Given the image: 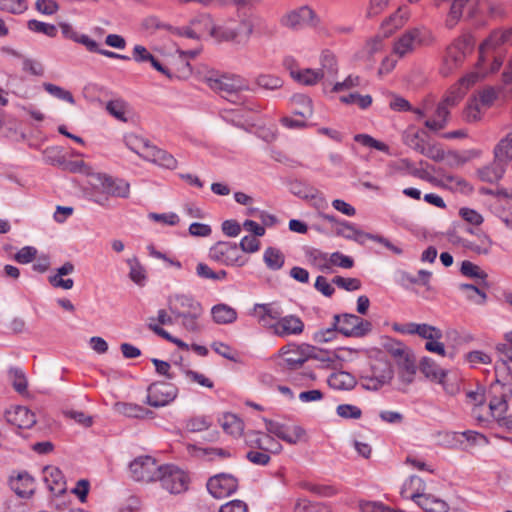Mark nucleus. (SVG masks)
<instances>
[{"label":"nucleus","mask_w":512,"mask_h":512,"mask_svg":"<svg viewBox=\"0 0 512 512\" xmlns=\"http://www.w3.org/2000/svg\"><path fill=\"white\" fill-rule=\"evenodd\" d=\"M207 84L212 90L234 104L244 102L242 91H254L240 76L236 75H212L207 78Z\"/></svg>","instance_id":"obj_1"},{"label":"nucleus","mask_w":512,"mask_h":512,"mask_svg":"<svg viewBox=\"0 0 512 512\" xmlns=\"http://www.w3.org/2000/svg\"><path fill=\"white\" fill-rule=\"evenodd\" d=\"M239 23L235 28H225L222 38L237 44H246L253 33L261 34L266 28L264 20L255 13H238Z\"/></svg>","instance_id":"obj_2"},{"label":"nucleus","mask_w":512,"mask_h":512,"mask_svg":"<svg viewBox=\"0 0 512 512\" xmlns=\"http://www.w3.org/2000/svg\"><path fill=\"white\" fill-rule=\"evenodd\" d=\"M208 256L211 260L225 266L243 267L248 262L240 252L238 244L231 241H218L210 247Z\"/></svg>","instance_id":"obj_3"},{"label":"nucleus","mask_w":512,"mask_h":512,"mask_svg":"<svg viewBox=\"0 0 512 512\" xmlns=\"http://www.w3.org/2000/svg\"><path fill=\"white\" fill-rule=\"evenodd\" d=\"M157 480L161 482L164 489L172 494H179L188 489V474L173 464L163 465Z\"/></svg>","instance_id":"obj_4"},{"label":"nucleus","mask_w":512,"mask_h":512,"mask_svg":"<svg viewBox=\"0 0 512 512\" xmlns=\"http://www.w3.org/2000/svg\"><path fill=\"white\" fill-rule=\"evenodd\" d=\"M471 51V42L467 38L455 40L446 50V55L441 66V74L449 76L459 68L467 54Z\"/></svg>","instance_id":"obj_5"},{"label":"nucleus","mask_w":512,"mask_h":512,"mask_svg":"<svg viewBox=\"0 0 512 512\" xmlns=\"http://www.w3.org/2000/svg\"><path fill=\"white\" fill-rule=\"evenodd\" d=\"M489 395L491 396L489 408L492 414L499 412V415L507 411V401L512 396V378L509 377L506 381L496 378L490 385Z\"/></svg>","instance_id":"obj_6"},{"label":"nucleus","mask_w":512,"mask_h":512,"mask_svg":"<svg viewBox=\"0 0 512 512\" xmlns=\"http://www.w3.org/2000/svg\"><path fill=\"white\" fill-rule=\"evenodd\" d=\"M178 394V388L168 382L158 381L147 388V404L158 408L173 402Z\"/></svg>","instance_id":"obj_7"},{"label":"nucleus","mask_w":512,"mask_h":512,"mask_svg":"<svg viewBox=\"0 0 512 512\" xmlns=\"http://www.w3.org/2000/svg\"><path fill=\"white\" fill-rule=\"evenodd\" d=\"M135 152L147 161L153 162L161 167L167 169H175L177 167V160L173 155L165 150H162L145 139L139 140V147Z\"/></svg>","instance_id":"obj_8"},{"label":"nucleus","mask_w":512,"mask_h":512,"mask_svg":"<svg viewBox=\"0 0 512 512\" xmlns=\"http://www.w3.org/2000/svg\"><path fill=\"white\" fill-rule=\"evenodd\" d=\"M264 423L269 434L275 435L288 444L295 445L306 440V430L300 425L288 427L286 424L271 419H264Z\"/></svg>","instance_id":"obj_9"},{"label":"nucleus","mask_w":512,"mask_h":512,"mask_svg":"<svg viewBox=\"0 0 512 512\" xmlns=\"http://www.w3.org/2000/svg\"><path fill=\"white\" fill-rule=\"evenodd\" d=\"M160 465L151 456H141L134 459L130 465V473L134 480L152 482L157 481L161 470Z\"/></svg>","instance_id":"obj_10"},{"label":"nucleus","mask_w":512,"mask_h":512,"mask_svg":"<svg viewBox=\"0 0 512 512\" xmlns=\"http://www.w3.org/2000/svg\"><path fill=\"white\" fill-rule=\"evenodd\" d=\"M309 351H311L309 344H288L280 349V354L283 356L280 365L290 370H296L308 360Z\"/></svg>","instance_id":"obj_11"},{"label":"nucleus","mask_w":512,"mask_h":512,"mask_svg":"<svg viewBox=\"0 0 512 512\" xmlns=\"http://www.w3.org/2000/svg\"><path fill=\"white\" fill-rule=\"evenodd\" d=\"M238 488V480L231 474L220 473L211 477L207 489L214 498H224L233 494Z\"/></svg>","instance_id":"obj_12"},{"label":"nucleus","mask_w":512,"mask_h":512,"mask_svg":"<svg viewBox=\"0 0 512 512\" xmlns=\"http://www.w3.org/2000/svg\"><path fill=\"white\" fill-rule=\"evenodd\" d=\"M372 330V324L368 320L354 314H343L339 326V333L346 337H363Z\"/></svg>","instance_id":"obj_13"},{"label":"nucleus","mask_w":512,"mask_h":512,"mask_svg":"<svg viewBox=\"0 0 512 512\" xmlns=\"http://www.w3.org/2000/svg\"><path fill=\"white\" fill-rule=\"evenodd\" d=\"M314 18V11L308 6H303L284 15L281 18V24L287 28L298 30L308 25H315Z\"/></svg>","instance_id":"obj_14"},{"label":"nucleus","mask_w":512,"mask_h":512,"mask_svg":"<svg viewBox=\"0 0 512 512\" xmlns=\"http://www.w3.org/2000/svg\"><path fill=\"white\" fill-rule=\"evenodd\" d=\"M511 32H507V30H495L493 31L489 37L484 40V42L479 47V60L477 62V67L480 68L483 63L486 61V54L489 50H494L501 45L511 42Z\"/></svg>","instance_id":"obj_15"},{"label":"nucleus","mask_w":512,"mask_h":512,"mask_svg":"<svg viewBox=\"0 0 512 512\" xmlns=\"http://www.w3.org/2000/svg\"><path fill=\"white\" fill-rule=\"evenodd\" d=\"M304 330L303 321L296 315H286L272 326V331L279 337L299 335Z\"/></svg>","instance_id":"obj_16"},{"label":"nucleus","mask_w":512,"mask_h":512,"mask_svg":"<svg viewBox=\"0 0 512 512\" xmlns=\"http://www.w3.org/2000/svg\"><path fill=\"white\" fill-rule=\"evenodd\" d=\"M194 305L202 306L198 301L189 295L176 294L168 298L169 310L176 318L184 317L190 313L192 314Z\"/></svg>","instance_id":"obj_17"},{"label":"nucleus","mask_w":512,"mask_h":512,"mask_svg":"<svg viewBox=\"0 0 512 512\" xmlns=\"http://www.w3.org/2000/svg\"><path fill=\"white\" fill-rule=\"evenodd\" d=\"M444 2L450 3L449 13L446 19V26L449 29H452L462 17L463 9L468 7L469 9L473 10L477 0H434V3L437 7H440ZM471 13H473V11H471Z\"/></svg>","instance_id":"obj_18"},{"label":"nucleus","mask_w":512,"mask_h":512,"mask_svg":"<svg viewBox=\"0 0 512 512\" xmlns=\"http://www.w3.org/2000/svg\"><path fill=\"white\" fill-rule=\"evenodd\" d=\"M98 179L103 191L113 197L128 198L130 194V185L123 179H114L106 174H99Z\"/></svg>","instance_id":"obj_19"},{"label":"nucleus","mask_w":512,"mask_h":512,"mask_svg":"<svg viewBox=\"0 0 512 512\" xmlns=\"http://www.w3.org/2000/svg\"><path fill=\"white\" fill-rule=\"evenodd\" d=\"M421 31L417 28L405 32L394 44V53L400 57L413 51L416 46L422 44Z\"/></svg>","instance_id":"obj_20"},{"label":"nucleus","mask_w":512,"mask_h":512,"mask_svg":"<svg viewBox=\"0 0 512 512\" xmlns=\"http://www.w3.org/2000/svg\"><path fill=\"white\" fill-rule=\"evenodd\" d=\"M6 420L18 428L28 429L36 423V416L27 407L16 406L6 412Z\"/></svg>","instance_id":"obj_21"},{"label":"nucleus","mask_w":512,"mask_h":512,"mask_svg":"<svg viewBox=\"0 0 512 512\" xmlns=\"http://www.w3.org/2000/svg\"><path fill=\"white\" fill-rule=\"evenodd\" d=\"M411 499L426 512H447V503L432 494L412 493Z\"/></svg>","instance_id":"obj_22"},{"label":"nucleus","mask_w":512,"mask_h":512,"mask_svg":"<svg viewBox=\"0 0 512 512\" xmlns=\"http://www.w3.org/2000/svg\"><path fill=\"white\" fill-rule=\"evenodd\" d=\"M398 368V378L399 381L404 385V388H399L404 391L405 388L410 385L414 379L417 372V366L415 362V357L413 354L405 358H401L396 362Z\"/></svg>","instance_id":"obj_23"},{"label":"nucleus","mask_w":512,"mask_h":512,"mask_svg":"<svg viewBox=\"0 0 512 512\" xmlns=\"http://www.w3.org/2000/svg\"><path fill=\"white\" fill-rule=\"evenodd\" d=\"M506 166L507 164L494 157V161L490 165L479 169L477 173L482 181L495 183L503 177L506 171Z\"/></svg>","instance_id":"obj_24"},{"label":"nucleus","mask_w":512,"mask_h":512,"mask_svg":"<svg viewBox=\"0 0 512 512\" xmlns=\"http://www.w3.org/2000/svg\"><path fill=\"white\" fill-rule=\"evenodd\" d=\"M59 27L65 38L85 46L88 51L97 50V42L95 40L88 35L78 33L69 23L62 22L59 24Z\"/></svg>","instance_id":"obj_25"},{"label":"nucleus","mask_w":512,"mask_h":512,"mask_svg":"<svg viewBox=\"0 0 512 512\" xmlns=\"http://www.w3.org/2000/svg\"><path fill=\"white\" fill-rule=\"evenodd\" d=\"M10 485L23 498L29 497L34 491V479L27 472L19 473L16 478L11 479Z\"/></svg>","instance_id":"obj_26"},{"label":"nucleus","mask_w":512,"mask_h":512,"mask_svg":"<svg viewBox=\"0 0 512 512\" xmlns=\"http://www.w3.org/2000/svg\"><path fill=\"white\" fill-rule=\"evenodd\" d=\"M419 370L424 376L432 381L443 383V378L446 377V371L440 368L433 359L423 357L419 364Z\"/></svg>","instance_id":"obj_27"},{"label":"nucleus","mask_w":512,"mask_h":512,"mask_svg":"<svg viewBox=\"0 0 512 512\" xmlns=\"http://www.w3.org/2000/svg\"><path fill=\"white\" fill-rule=\"evenodd\" d=\"M328 384L336 390H351L356 384V378L349 372L339 371L331 374L328 378Z\"/></svg>","instance_id":"obj_28"},{"label":"nucleus","mask_w":512,"mask_h":512,"mask_svg":"<svg viewBox=\"0 0 512 512\" xmlns=\"http://www.w3.org/2000/svg\"><path fill=\"white\" fill-rule=\"evenodd\" d=\"M211 314L217 324H231L237 319L236 310L224 303L214 305Z\"/></svg>","instance_id":"obj_29"},{"label":"nucleus","mask_w":512,"mask_h":512,"mask_svg":"<svg viewBox=\"0 0 512 512\" xmlns=\"http://www.w3.org/2000/svg\"><path fill=\"white\" fill-rule=\"evenodd\" d=\"M449 115V109H446L445 104L439 103L434 118L425 120L424 125L430 131L438 132L447 126Z\"/></svg>","instance_id":"obj_30"},{"label":"nucleus","mask_w":512,"mask_h":512,"mask_svg":"<svg viewBox=\"0 0 512 512\" xmlns=\"http://www.w3.org/2000/svg\"><path fill=\"white\" fill-rule=\"evenodd\" d=\"M371 375L383 384H387L392 380L394 372L389 362L377 359L371 364Z\"/></svg>","instance_id":"obj_31"},{"label":"nucleus","mask_w":512,"mask_h":512,"mask_svg":"<svg viewBox=\"0 0 512 512\" xmlns=\"http://www.w3.org/2000/svg\"><path fill=\"white\" fill-rule=\"evenodd\" d=\"M408 328H411L409 334H417L423 339L434 340L442 338V331L432 325L429 324H417V323H408Z\"/></svg>","instance_id":"obj_32"},{"label":"nucleus","mask_w":512,"mask_h":512,"mask_svg":"<svg viewBox=\"0 0 512 512\" xmlns=\"http://www.w3.org/2000/svg\"><path fill=\"white\" fill-rule=\"evenodd\" d=\"M263 261L269 270L278 271L285 264V256L278 248L270 246L263 253Z\"/></svg>","instance_id":"obj_33"},{"label":"nucleus","mask_w":512,"mask_h":512,"mask_svg":"<svg viewBox=\"0 0 512 512\" xmlns=\"http://www.w3.org/2000/svg\"><path fill=\"white\" fill-rule=\"evenodd\" d=\"M383 348L387 351L395 360H401L412 354V352L404 345V343L397 341L393 338H386L383 341Z\"/></svg>","instance_id":"obj_34"},{"label":"nucleus","mask_w":512,"mask_h":512,"mask_svg":"<svg viewBox=\"0 0 512 512\" xmlns=\"http://www.w3.org/2000/svg\"><path fill=\"white\" fill-rule=\"evenodd\" d=\"M494 157L507 165L512 161V132L508 133L495 146Z\"/></svg>","instance_id":"obj_35"},{"label":"nucleus","mask_w":512,"mask_h":512,"mask_svg":"<svg viewBox=\"0 0 512 512\" xmlns=\"http://www.w3.org/2000/svg\"><path fill=\"white\" fill-rule=\"evenodd\" d=\"M221 426L226 433L235 437L240 436L244 429L243 421L232 413H226L223 415Z\"/></svg>","instance_id":"obj_36"},{"label":"nucleus","mask_w":512,"mask_h":512,"mask_svg":"<svg viewBox=\"0 0 512 512\" xmlns=\"http://www.w3.org/2000/svg\"><path fill=\"white\" fill-rule=\"evenodd\" d=\"M325 72L312 70V69H304V70H292V78L299 83L304 85H314L321 78H323Z\"/></svg>","instance_id":"obj_37"},{"label":"nucleus","mask_w":512,"mask_h":512,"mask_svg":"<svg viewBox=\"0 0 512 512\" xmlns=\"http://www.w3.org/2000/svg\"><path fill=\"white\" fill-rule=\"evenodd\" d=\"M445 438H447L446 442L449 444L450 443V438H456L457 436H462L466 439V441H468L469 443H471L472 445H480V446H483V445H487L488 444V439L485 435L479 433V432H476V431H472V430H466V431H463L461 433H458V432H447L444 434Z\"/></svg>","instance_id":"obj_38"},{"label":"nucleus","mask_w":512,"mask_h":512,"mask_svg":"<svg viewBox=\"0 0 512 512\" xmlns=\"http://www.w3.org/2000/svg\"><path fill=\"white\" fill-rule=\"evenodd\" d=\"M203 314L202 306L194 305L193 313L187 314L184 317H181V324L183 328L189 332L197 333L201 330V326L198 323V319Z\"/></svg>","instance_id":"obj_39"},{"label":"nucleus","mask_w":512,"mask_h":512,"mask_svg":"<svg viewBox=\"0 0 512 512\" xmlns=\"http://www.w3.org/2000/svg\"><path fill=\"white\" fill-rule=\"evenodd\" d=\"M130 272L129 277L130 279L136 283L137 285H144V282L146 280V271L144 267L140 264L137 258H132L127 261Z\"/></svg>","instance_id":"obj_40"},{"label":"nucleus","mask_w":512,"mask_h":512,"mask_svg":"<svg viewBox=\"0 0 512 512\" xmlns=\"http://www.w3.org/2000/svg\"><path fill=\"white\" fill-rule=\"evenodd\" d=\"M9 376L15 391L23 394L27 391V379L22 369L18 367L10 368Z\"/></svg>","instance_id":"obj_41"},{"label":"nucleus","mask_w":512,"mask_h":512,"mask_svg":"<svg viewBox=\"0 0 512 512\" xmlns=\"http://www.w3.org/2000/svg\"><path fill=\"white\" fill-rule=\"evenodd\" d=\"M44 90L52 95L53 97L66 101L70 104H75V99L72 93L68 90H65L64 88L57 86L52 83H43Z\"/></svg>","instance_id":"obj_42"},{"label":"nucleus","mask_w":512,"mask_h":512,"mask_svg":"<svg viewBox=\"0 0 512 512\" xmlns=\"http://www.w3.org/2000/svg\"><path fill=\"white\" fill-rule=\"evenodd\" d=\"M44 480L49 485V488L53 491L55 488L51 485L58 486L59 490H63V474L57 467H46L44 469Z\"/></svg>","instance_id":"obj_43"},{"label":"nucleus","mask_w":512,"mask_h":512,"mask_svg":"<svg viewBox=\"0 0 512 512\" xmlns=\"http://www.w3.org/2000/svg\"><path fill=\"white\" fill-rule=\"evenodd\" d=\"M255 82L258 87L271 91L277 90L283 86L281 78L268 74L259 75Z\"/></svg>","instance_id":"obj_44"},{"label":"nucleus","mask_w":512,"mask_h":512,"mask_svg":"<svg viewBox=\"0 0 512 512\" xmlns=\"http://www.w3.org/2000/svg\"><path fill=\"white\" fill-rule=\"evenodd\" d=\"M187 451L191 456L203 457L217 455L220 457H228L230 454L221 448H200L192 444L187 445Z\"/></svg>","instance_id":"obj_45"},{"label":"nucleus","mask_w":512,"mask_h":512,"mask_svg":"<svg viewBox=\"0 0 512 512\" xmlns=\"http://www.w3.org/2000/svg\"><path fill=\"white\" fill-rule=\"evenodd\" d=\"M27 27L29 30L35 33H42L49 37H55L57 35V28L53 24L41 22L35 19H31L27 23Z\"/></svg>","instance_id":"obj_46"},{"label":"nucleus","mask_w":512,"mask_h":512,"mask_svg":"<svg viewBox=\"0 0 512 512\" xmlns=\"http://www.w3.org/2000/svg\"><path fill=\"white\" fill-rule=\"evenodd\" d=\"M27 8L26 0H0V9L11 14H22Z\"/></svg>","instance_id":"obj_47"},{"label":"nucleus","mask_w":512,"mask_h":512,"mask_svg":"<svg viewBox=\"0 0 512 512\" xmlns=\"http://www.w3.org/2000/svg\"><path fill=\"white\" fill-rule=\"evenodd\" d=\"M295 512H330L329 508L323 503H313L307 499L299 500L294 508Z\"/></svg>","instance_id":"obj_48"},{"label":"nucleus","mask_w":512,"mask_h":512,"mask_svg":"<svg viewBox=\"0 0 512 512\" xmlns=\"http://www.w3.org/2000/svg\"><path fill=\"white\" fill-rule=\"evenodd\" d=\"M340 101L345 104L356 103L361 109H367L372 104L370 95H360L358 93H350L340 97Z\"/></svg>","instance_id":"obj_49"},{"label":"nucleus","mask_w":512,"mask_h":512,"mask_svg":"<svg viewBox=\"0 0 512 512\" xmlns=\"http://www.w3.org/2000/svg\"><path fill=\"white\" fill-rule=\"evenodd\" d=\"M211 426V421L206 416H194L186 421L185 428L189 432H201Z\"/></svg>","instance_id":"obj_50"},{"label":"nucleus","mask_w":512,"mask_h":512,"mask_svg":"<svg viewBox=\"0 0 512 512\" xmlns=\"http://www.w3.org/2000/svg\"><path fill=\"white\" fill-rule=\"evenodd\" d=\"M402 139L405 145L419 153H421V149L425 146V142L423 138H421L420 132L405 131Z\"/></svg>","instance_id":"obj_51"},{"label":"nucleus","mask_w":512,"mask_h":512,"mask_svg":"<svg viewBox=\"0 0 512 512\" xmlns=\"http://www.w3.org/2000/svg\"><path fill=\"white\" fill-rule=\"evenodd\" d=\"M445 184L452 189L466 193L472 191V186L463 178L456 175H445L443 178Z\"/></svg>","instance_id":"obj_52"},{"label":"nucleus","mask_w":512,"mask_h":512,"mask_svg":"<svg viewBox=\"0 0 512 512\" xmlns=\"http://www.w3.org/2000/svg\"><path fill=\"white\" fill-rule=\"evenodd\" d=\"M460 272L462 275L470 278H477L481 280H485L487 278V274L481 270L479 266L468 260L462 262Z\"/></svg>","instance_id":"obj_53"},{"label":"nucleus","mask_w":512,"mask_h":512,"mask_svg":"<svg viewBox=\"0 0 512 512\" xmlns=\"http://www.w3.org/2000/svg\"><path fill=\"white\" fill-rule=\"evenodd\" d=\"M336 413L344 419H359L362 416V410L352 404H340L336 408Z\"/></svg>","instance_id":"obj_54"},{"label":"nucleus","mask_w":512,"mask_h":512,"mask_svg":"<svg viewBox=\"0 0 512 512\" xmlns=\"http://www.w3.org/2000/svg\"><path fill=\"white\" fill-rule=\"evenodd\" d=\"M116 406L118 408V411L127 417L142 418L144 417L146 412V410L143 407L137 404L118 403Z\"/></svg>","instance_id":"obj_55"},{"label":"nucleus","mask_w":512,"mask_h":512,"mask_svg":"<svg viewBox=\"0 0 512 512\" xmlns=\"http://www.w3.org/2000/svg\"><path fill=\"white\" fill-rule=\"evenodd\" d=\"M43 160L46 164L63 167L65 164V157L56 148H47L43 152Z\"/></svg>","instance_id":"obj_56"},{"label":"nucleus","mask_w":512,"mask_h":512,"mask_svg":"<svg viewBox=\"0 0 512 512\" xmlns=\"http://www.w3.org/2000/svg\"><path fill=\"white\" fill-rule=\"evenodd\" d=\"M406 17V13L403 9L399 8L395 14L390 16L389 19L383 23L382 28L384 30V35L388 36L392 32V29L389 28L390 25H392L393 28H398L403 24Z\"/></svg>","instance_id":"obj_57"},{"label":"nucleus","mask_w":512,"mask_h":512,"mask_svg":"<svg viewBox=\"0 0 512 512\" xmlns=\"http://www.w3.org/2000/svg\"><path fill=\"white\" fill-rule=\"evenodd\" d=\"M463 246L477 254H488L491 248V241L487 236H483L479 243L466 241Z\"/></svg>","instance_id":"obj_58"},{"label":"nucleus","mask_w":512,"mask_h":512,"mask_svg":"<svg viewBox=\"0 0 512 512\" xmlns=\"http://www.w3.org/2000/svg\"><path fill=\"white\" fill-rule=\"evenodd\" d=\"M200 25L199 19H194L191 21L190 26L180 27L175 29V33H177L180 36H184L190 39H198L200 38L202 32L198 28Z\"/></svg>","instance_id":"obj_59"},{"label":"nucleus","mask_w":512,"mask_h":512,"mask_svg":"<svg viewBox=\"0 0 512 512\" xmlns=\"http://www.w3.org/2000/svg\"><path fill=\"white\" fill-rule=\"evenodd\" d=\"M332 282L337 287L346 291H355L361 288V281L357 278H344L342 276H335Z\"/></svg>","instance_id":"obj_60"},{"label":"nucleus","mask_w":512,"mask_h":512,"mask_svg":"<svg viewBox=\"0 0 512 512\" xmlns=\"http://www.w3.org/2000/svg\"><path fill=\"white\" fill-rule=\"evenodd\" d=\"M246 458L253 464L259 466H266L269 464L271 457L267 451L251 449L247 452Z\"/></svg>","instance_id":"obj_61"},{"label":"nucleus","mask_w":512,"mask_h":512,"mask_svg":"<svg viewBox=\"0 0 512 512\" xmlns=\"http://www.w3.org/2000/svg\"><path fill=\"white\" fill-rule=\"evenodd\" d=\"M36 255L37 249L35 247L25 246L14 255V260L20 264H28L35 259Z\"/></svg>","instance_id":"obj_62"},{"label":"nucleus","mask_w":512,"mask_h":512,"mask_svg":"<svg viewBox=\"0 0 512 512\" xmlns=\"http://www.w3.org/2000/svg\"><path fill=\"white\" fill-rule=\"evenodd\" d=\"M260 241L253 236H244L238 247L241 253H256L260 249Z\"/></svg>","instance_id":"obj_63"},{"label":"nucleus","mask_w":512,"mask_h":512,"mask_svg":"<svg viewBox=\"0 0 512 512\" xmlns=\"http://www.w3.org/2000/svg\"><path fill=\"white\" fill-rule=\"evenodd\" d=\"M360 508H361L362 512H405L400 509H394V508L385 506L382 503L370 502V501L362 502L360 504Z\"/></svg>","instance_id":"obj_64"}]
</instances>
